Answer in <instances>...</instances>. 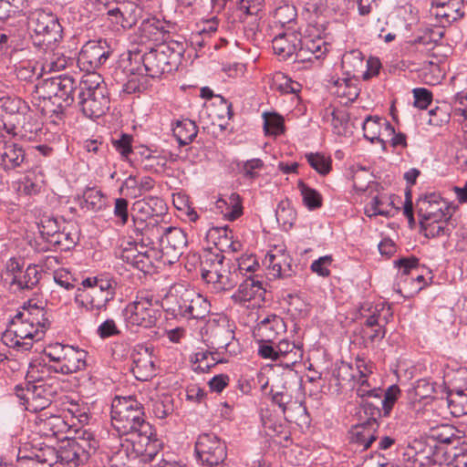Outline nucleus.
<instances>
[{
  "mask_svg": "<svg viewBox=\"0 0 467 467\" xmlns=\"http://www.w3.org/2000/svg\"><path fill=\"white\" fill-rule=\"evenodd\" d=\"M360 55L359 52L352 51L343 56V67L348 68L353 64V68L352 70L348 69V78H337L333 83V93L337 97L346 99L345 104L355 101L359 95L360 88L358 86L357 73L364 67V61Z\"/></svg>",
  "mask_w": 467,
  "mask_h": 467,
  "instance_id": "nucleus-6",
  "label": "nucleus"
},
{
  "mask_svg": "<svg viewBox=\"0 0 467 467\" xmlns=\"http://www.w3.org/2000/svg\"><path fill=\"white\" fill-rule=\"evenodd\" d=\"M110 414L114 429L120 435H131L132 442L139 444L138 452L148 451V447L157 442L151 425L145 420L143 406L135 398L116 397Z\"/></svg>",
  "mask_w": 467,
  "mask_h": 467,
  "instance_id": "nucleus-2",
  "label": "nucleus"
},
{
  "mask_svg": "<svg viewBox=\"0 0 467 467\" xmlns=\"http://www.w3.org/2000/svg\"><path fill=\"white\" fill-rule=\"evenodd\" d=\"M392 202L385 196H375L371 202L366 205L365 213L369 216H389L392 211Z\"/></svg>",
  "mask_w": 467,
  "mask_h": 467,
  "instance_id": "nucleus-54",
  "label": "nucleus"
},
{
  "mask_svg": "<svg viewBox=\"0 0 467 467\" xmlns=\"http://www.w3.org/2000/svg\"><path fill=\"white\" fill-rule=\"evenodd\" d=\"M58 461V452L53 446L25 443L19 447L16 467H52Z\"/></svg>",
  "mask_w": 467,
  "mask_h": 467,
  "instance_id": "nucleus-8",
  "label": "nucleus"
},
{
  "mask_svg": "<svg viewBox=\"0 0 467 467\" xmlns=\"http://www.w3.org/2000/svg\"><path fill=\"white\" fill-rule=\"evenodd\" d=\"M130 76L127 82L123 84V91L127 94L141 92L146 88L145 73L140 67L130 68Z\"/></svg>",
  "mask_w": 467,
  "mask_h": 467,
  "instance_id": "nucleus-55",
  "label": "nucleus"
},
{
  "mask_svg": "<svg viewBox=\"0 0 467 467\" xmlns=\"http://www.w3.org/2000/svg\"><path fill=\"white\" fill-rule=\"evenodd\" d=\"M400 395V389L398 385H391L384 390L382 400H380V406L385 417L389 416L394 404Z\"/></svg>",
  "mask_w": 467,
  "mask_h": 467,
  "instance_id": "nucleus-62",
  "label": "nucleus"
},
{
  "mask_svg": "<svg viewBox=\"0 0 467 467\" xmlns=\"http://www.w3.org/2000/svg\"><path fill=\"white\" fill-rule=\"evenodd\" d=\"M155 186V181L150 176L138 178L130 175L122 183L120 190L131 198H137L150 192Z\"/></svg>",
  "mask_w": 467,
  "mask_h": 467,
  "instance_id": "nucleus-34",
  "label": "nucleus"
},
{
  "mask_svg": "<svg viewBox=\"0 0 467 467\" xmlns=\"http://www.w3.org/2000/svg\"><path fill=\"white\" fill-rule=\"evenodd\" d=\"M192 369L197 373L208 372L213 367L223 362L218 351L202 350L191 358Z\"/></svg>",
  "mask_w": 467,
  "mask_h": 467,
  "instance_id": "nucleus-37",
  "label": "nucleus"
},
{
  "mask_svg": "<svg viewBox=\"0 0 467 467\" xmlns=\"http://www.w3.org/2000/svg\"><path fill=\"white\" fill-rule=\"evenodd\" d=\"M442 36L443 31L441 28H428L410 42V48L416 52L429 54Z\"/></svg>",
  "mask_w": 467,
  "mask_h": 467,
  "instance_id": "nucleus-32",
  "label": "nucleus"
},
{
  "mask_svg": "<svg viewBox=\"0 0 467 467\" xmlns=\"http://www.w3.org/2000/svg\"><path fill=\"white\" fill-rule=\"evenodd\" d=\"M141 7L132 1H125L118 4L115 14L120 15V26L123 28H131L141 16Z\"/></svg>",
  "mask_w": 467,
  "mask_h": 467,
  "instance_id": "nucleus-36",
  "label": "nucleus"
},
{
  "mask_svg": "<svg viewBox=\"0 0 467 467\" xmlns=\"http://www.w3.org/2000/svg\"><path fill=\"white\" fill-rule=\"evenodd\" d=\"M324 118L331 122L334 133L347 135L349 132V116L344 109H326Z\"/></svg>",
  "mask_w": 467,
  "mask_h": 467,
  "instance_id": "nucleus-40",
  "label": "nucleus"
},
{
  "mask_svg": "<svg viewBox=\"0 0 467 467\" xmlns=\"http://www.w3.org/2000/svg\"><path fill=\"white\" fill-rule=\"evenodd\" d=\"M15 394L19 399L20 403L25 406L26 410L35 411V386L34 381H29L26 387L16 385L15 387Z\"/></svg>",
  "mask_w": 467,
  "mask_h": 467,
  "instance_id": "nucleus-56",
  "label": "nucleus"
},
{
  "mask_svg": "<svg viewBox=\"0 0 467 467\" xmlns=\"http://www.w3.org/2000/svg\"><path fill=\"white\" fill-rule=\"evenodd\" d=\"M33 98L37 100L36 105L40 109L41 112L49 117H58L64 113L67 107L70 106L66 102L56 100L52 98L37 97L35 93Z\"/></svg>",
  "mask_w": 467,
  "mask_h": 467,
  "instance_id": "nucleus-46",
  "label": "nucleus"
},
{
  "mask_svg": "<svg viewBox=\"0 0 467 467\" xmlns=\"http://www.w3.org/2000/svg\"><path fill=\"white\" fill-rule=\"evenodd\" d=\"M275 215L278 223L284 227L288 225L291 227L296 220V213L288 201H282L276 208Z\"/></svg>",
  "mask_w": 467,
  "mask_h": 467,
  "instance_id": "nucleus-64",
  "label": "nucleus"
},
{
  "mask_svg": "<svg viewBox=\"0 0 467 467\" xmlns=\"http://www.w3.org/2000/svg\"><path fill=\"white\" fill-rule=\"evenodd\" d=\"M197 459L205 467L219 466L227 457V447L214 433H202L195 442Z\"/></svg>",
  "mask_w": 467,
  "mask_h": 467,
  "instance_id": "nucleus-7",
  "label": "nucleus"
},
{
  "mask_svg": "<svg viewBox=\"0 0 467 467\" xmlns=\"http://www.w3.org/2000/svg\"><path fill=\"white\" fill-rule=\"evenodd\" d=\"M382 128L385 132H394L393 126L387 119L377 116H368L362 123L364 137L370 142L379 141L384 143V140L380 138Z\"/></svg>",
  "mask_w": 467,
  "mask_h": 467,
  "instance_id": "nucleus-30",
  "label": "nucleus"
},
{
  "mask_svg": "<svg viewBox=\"0 0 467 467\" xmlns=\"http://www.w3.org/2000/svg\"><path fill=\"white\" fill-rule=\"evenodd\" d=\"M39 272L36 265H29L25 272L11 278V285H16L19 290L33 289L39 282Z\"/></svg>",
  "mask_w": 467,
  "mask_h": 467,
  "instance_id": "nucleus-42",
  "label": "nucleus"
},
{
  "mask_svg": "<svg viewBox=\"0 0 467 467\" xmlns=\"http://www.w3.org/2000/svg\"><path fill=\"white\" fill-rule=\"evenodd\" d=\"M264 128L266 134L280 135L284 132V119L275 113H265Z\"/></svg>",
  "mask_w": 467,
  "mask_h": 467,
  "instance_id": "nucleus-61",
  "label": "nucleus"
},
{
  "mask_svg": "<svg viewBox=\"0 0 467 467\" xmlns=\"http://www.w3.org/2000/svg\"><path fill=\"white\" fill-rule=\"evenodd\" d=\"M449 220L441 219L435 222L423 220L420 221V224L421 231L427 238H434L450 234Z\"/></svg>",
  "mask_w": 467,
  "mask_h": 467,
  "instance_id": "nucleus-48",
  "label": "nucleus"
},
{
  "mask_svg": "<svg viewBox=\"0 0 467 467\" xmlns=\"http://www.w3.org/2000/svg\"><path fill=\"white\" fill-rule=\"evenodd\" d=\"M57 83L61 88L60 95L65 100L66 104L71 105L74 102V92L78 91V83L72 76L69 75H59L55 77Z\"/></svg>",
  "mask_w": 467,
  "mask_h": 467,
  "instance_id": "nucleus-50",
  "label": "nucleus"
},
{
  "mask_svg": "<svg viewBox=\"0 0 467 467\" xmlns=\"http://www.w3.org/2000/svg\"><path fill=\"white\" fill-rule=\"evenodd\" d=\"M151 411L158 419H165L173 412L174 405L173 400L170 395L157 396L151 398L150 400Z\"/></svg>",
  "mask_w": 467,
  "mask_h": 467,
  "instance_id": "nucleus-49",
  "label": "nucleus"
},
{
  "mask_svg": "<svg viewBox=\"0 0 467 467\" xmlns=\"http://www.w3.org/2000/svg\"><path fill=\"white\" fill-rule=\"evenodd\" d=\"M0 156V165L5 171H13L22 167L26 160L24 149L15 142L6 140L4 141Z\"/></svg>",
  "mask_w": 467,
  "mask_h": 467,
  "instance_id": "nucleus-29",
  "label": "nucleus"
},
{
  "mask_svg": "<svg viewBox=\"0 0 467 467\" xmlns=\"http://www.w3.org/2000/svg\"><path fill=\"white\" fill-rule=\"evenodd\" d=\"M269 266L272 268L273 275L277 277H290L295 273L292 265V259L282 254L281 255L268 254Z\"/></svg>",
  "mask_w": 467,
  "mask_h": 467,
  "instance_id": "nucleus-41",
  "label": "nucleus"
},
{
  "mask_svg": "<svg viewBox=\"0 0 467 467\" xmlns=\"http://www.w3.org/2000/svg\"><path fill=\"white\" fill-rule=\"evenodd\" d=\"M447 406L451 414L454 417L467 414V394L461 389L449 391Z\"/></svg>",
  "mask_w": 467,
  "mask_h": 467,
  "instance_id": "nucleus-47",
  "label": "nucleus"
},
{
  "mask_svg": "<svg viewBox=\"0 0 467 467\" xmlns=\"http://www.w3.org/2000/svg\"><path fill=\"white\" fill-rule=\"evenodd\" d=\"M78 104L89 119L99 118L109 109L108 88L99 73L85 74L78 83Z\"/></svg>",
  "mask_w": 467,
  "mask_h": 467,
  "instance_id": "nucleus-3",
  "label": "nucleus"
},
{
  "mask_svg": "<svg viewBox=\"0 0 467 467\" xmlns=\"http://www.w3.org/2000/svg\"><path fill=\"white\" fill-rule=\"evenodd\" d=\"M303 348L300 343L290 342L283 339L276 347L270 344L259 345L258 354L263 358L278 361L280 366L291 368L303 358Z\"/></svg>",
  "mask_w": 467,
  "mask_h": 467,
  "instance_id": "nucleus-10",
  "label": "nucleus"
},
{
  "mask_svg": "<svg viewBox=\"0 0 467 467\" xmlns=\"http://www.w3.org/2000/svg\"><path fill=\"white\" fill-rule=\"evenodd\" d=\"M201 275L203 280H207L209 276L213 275L216 272H220L221 267L226 263L224 255L213 249H205L199 257Z\"/></svg>",
  "mask_w": 467,
  "mask_h": 467,
  "instance_id": "nucleus-33",
  "label": "nucleus"
},
{
  "mask_svg": "<svg viewBox=\"0 0 467 467\" xmlns=\"http://www.w3.org/2000/svg\"><path fill=\"white\" fill-rule=\"evenodd\" d=\"M110 55L109 47L106 41L91 40L87 42L81 48L78 57V65L87 74L97 73L96 69L100 67Z\"/></svg>",
  "mask_w": 467,
  "mask_h": 467,
  "instance_id": "nucleus-12",
  "label": "nucleus"
},
{
  "mask_svg": "<svg viewBox=\"0 0 467 467\" xmlns=\"http://www.w3.org/2000/svg\"><path fill=\"white\" fill-rule=\"evenodd\" d=\"M47 55L44 57V62L40 66V69L45 72H57L65 69L67 67L68 62L72 63V60L60 53H55L54 48L52 50H44Z\"/></svg>",
  "mask_w": 467,
  "mask_h": 467,
  "instance_id": "nucleus-45",
  "label": "nucleus"
},
{
  "mask_svg": "<svg viewBox=\"0 0 467 467\" xmlns=\"http://www.w3.org/2000/svg\"><path fill=\"white\" fill-rule=\"evenodd\" d=\"M205 336L207 337L205 340L211 345V348L218 350L227 348L234 337V333L225 320L221 323L213 319L207 323Z\"/></svg>",
  "mask_w": 467,
  "mask_h": 467,
  "instance_id": "nucleus-23",
  "label": "nucleus"
},
{
  "mask_svg": "<svg viewBox=\"0 0 467 467\" xmlns=\"http://www.w3.org/2000/svg\"><path fill=\"white\" fill-rule=\"evenodd\" d=\"M193 289L186 288L183 285L173 287L166 297L169 304V310L175 317H182L187 319L189 304Z\"/></svg>",
  "mask_w": 467,
  "mask_h": 467,
  "instance_id": "nucleus-25",
  "label": "nucleus"
},
{
  "mask_svg": "<svg viewBox=\"0 0 467 467\" xmlns=\"http://www.w3.org/2000/svg\"><path fill=\"white\" fill-rule=\"evenodd\" d=\"M80 207L91 212L101 211L105 207V197L97 188H87L83 192Z\"/></svg>",
  "mask_w": 467,
  "mask_h": 467,
  "instance_id": "nucleus-44",
  "label": "nucleus"
},
{
  "mask_svg": "<svg viewBox=\"0 0 467 467\" xmlns=\"http://www.w3.org/2000/svg\"><path fill=\"white\" fill-rule=\"evenodd\" d=\"M35 386V411L42 412L47 408L57 395V388L53 383L43 379L34 380Z\"/></svg>",
  "mask_w": 467,
  "mask_h": 467,
  "instance_id": "nucleus-31",
  "label": "nucleus"
},
{
  "mask_svg": "<svg viewBox=\"0 0 467 467\" xmlns=\"http://www.w3.org/2000/svg\"><path fill=\"white\" fill-rule=\"evenodd\" d=\"M27 119V122H24L19 131V136L26 140H35L39 134L42 133L40 123L34 119L31 114L25 116V119Z\"/></svg>",
  "mask_w": 467,
  "mask_h": 467,
  "instance_id": "nucleus-63",
  "label": "nucleus"
},
{
  "mask_svg": "<svg viewBox=\"0 0 467 467\" xmlns=\"http://www.w3.org/2000/svg\"><path fill=\"white\" fill-rule=\"evenodd\" d=\"M30 38L35 47L52 50L62 39L63 29L57 16L44 9H36L28 16Z\"/></svg>",
  "mask_w": 467,
  "mask_h": 467,
  "instance_id": "nucleus-4",
  "label": "nucleus"
},
{
  "mask_svg": "<svg viewBox=\"0 0 467 467\" xmlns=\"http://www.w3.org/2000/svg\"><path fill=\"white\" fill-rule=\"evenodd\" d=\"M236 167L245 180L254 181L260 176V171L265 168V163L261 159L254 158L238 161Z\"/></svg>",
  "mask_w": 467,
  "mask_h": 467,
  "instance_id": "nucleus-52",
  "label": "nucleus"
},
{
  "mask_svg": "<svg viewBox=\"0 0 467 467\" xmlns=\"http://www.w3.org/2000/svg\"><path fill=\"white\" fill-rule=\"evenodd\" d=\"M161 315L157 304L154 305L151 298L144 296H137L124 309L125 319L130 325L146 328L154 327Z\"/></svg>",
  "mask_w": 467,
  "mask_h": 467,
  "instance_id": "nucleus-9",
  "label": "nucleus"
},
{
  "mask_svg": "<svg viewBox=\"0 0 467 467\" xmlns=\"http://www.w3.org/2000/svg\"><path fill=\"white\" fill-rule=\"evenodd\" d=\"M451 210L452 208L435 192L420 197L417 202L420 221L435 222L436 220L451 219Z\"/></svg>",
  "mask_w": 467,
  "mask_h": 467,
  "instance_id": "nucleus-14",
  "label": "nucleus"
},
{
  "mask_svg": "<svg viewBox=\"0 0 467 467\" xmlns=\"http://www.w3.org/2000/svg\"><path fill=\"white\" fill-rule=\"evenodd\" d=\"M11 323L15 328V337L23 341H31L32 344L40 340L49 327L45 309L31 301L22 306Z\"/></svg>",
  "mask_w": 467,
  "mask_h": 467,
  "instance_id": "nucleus-5",
  "label": "nucleus"
},
{
  "mask_svg": "<svg viewBox=\"0 0 467 467\" xmlns=\"http://www.w3.org/2000/svg\"><path fill=\"white\" fill-rule=\"evenodd\" d=\"M140 61L142 63L143 67L140 68L145 76L151 78H161L163 74L171 72L174 66L159 45L145 52L140 57Z\"/></svg>",
  "mask_w": 467,
  "mask_h": 467,
  "instance_id": "nucleus-16",
  "label": "nucleus"
},
{
  "mask_svg": "<svg viewBox=\"0 0 467 467\" xmlns=\"http://www.w3.org/2000/svg\"><path fill=\"white\" fill-rule=\"evenodd\" d=\"M88 352L78 348L66 349V354L59 364L51 365L48 369L63 375H70L85 370Z\"/></svg>",
  "mask_w": 467,
  "mask_h": 467,
  "instance_id": "nucleus-20",
  "label": "nucleus"
},
{
  "mask_svg": "<svg viewBox=\"0 0 467 467\" xmlns=\"http://www.w3.org/2000/svg\"><path fill=\"white\" fill-rule=\"evenodd\" d=\"M327 51L326 42L321 37H301L299 34L296 61L305 62L318 59Z\"/></svg>",
  "mask_w": 467,
  "mask_h": 467,
  "instance_id": "nucleus-26",
  "label": "nucleus"
},
{
  "mask_svg": "<svg viewBox=\"0 0 467 467\" xmlns=\"http://www.w3.org/2000/svg\"><path fill=\"white\" fill-rule=\"evenodd\" d=\"M166 227L158 220L135 221L134 241L120 247L118 256L126 264L144 274L154 271V264L161 259L159 251Z\"/></svg>",
  "mask_w": 467,
  "mask_h": 467,
  "instance_id": "nucleus-1",
  "label": "nucleus"
},
{
  "mask_svg": "<svg viewBox=\"0 0 467 467\" xmlns=\"http://www.w3.org/2000/svg\"><path fill=\"white\" fill-rule=\"evenodd\" d=\"M306 159L309 165L321 175H327L331 171V160L321 153H307Z\"/></svg>",
  "mask_w": 467,
  "mask_h": 467,
  "instance_id": "nucleus-58",
  "label": "nucleus"
},
{
  "mask_svg": "<svg viewBox=\"0 0 467 467\" xmlns=\"http://www.w3.org/2000/svg\"><path fill=\"white\" fill-rule=\"evenodd\" d=\"M296 9L293 5L285 4L278 6L274 13L275 23L281 26H288V28H292L291 25L295 24L296 18Z\"/></svg>",
  "mask_w": 467,
  "mask_h": 467,
  "instance_id": "nucleus-57",
  "label": "nucleus"
},
{
  "mask_svg": "<svg viewBox=\"0 0 467 467\" xmlns=\"http://www.w3.org/2000/svg\"><path fill=\"white\" fill-rule=\"evenodd\" d=\"M205 281L212 284L216 292L230 290L239 282L238 269L235 265L227 261L221 267L220 272H216Z\"/></svg>",
  "mask_w": 467,
  "mask_h": 467,
  "instance_id": "nucleus-24",
  "label": "nucleus"
},
{
  "mask_svg": "<svg viewBox=\"0 0 467 467\" xmlns=\"http://www.w3.org/2000/svg\"><path fill=\"white\" fill-rule=\"evenodd\" d=\"M211 311L210 302L195 290L192 291L187 319L204 318Z\"/></svg>",
  "mask_w": 467,
  "mask_h": 467,
  "instance_id": "nucleus-43",
  "label": "nucleus"
},
{
  "mask_svg": "<svg viewBox=\"0 0 467 467\" xmlns=\"http://www.w3.org/2000/svg\"><path fill=\"white\" fill-rule=\"evenodd\" d=\"M36 426L38 433L45 437H53L57 440H67L71 426L64 418L58 415L49 414L42 411L36 415Z\"/></svg>",
  "mask_w": 467,
  "mask_h": 467,
  "instance_id": "nucleus-17",
  "label": "nucleus"
},
{
  "mask_svg": "<svg viewBox=\"0 0 467 467\" xmlns=\"http://www.w3.org/2000/svg\"><path fill=\"white\" fill-rule=\"evenodd\" d=\"M265 289L263 287L262 281L256 277H247L239 285L237 291L232 296V298L238 303L249 302L252 300L260 301L264 298Z\"/></svg>",
  "mask_w": 467,
  "mask_h": 467,
  "instance_id": "nucleus-27",
  "label": "nucleus"
},
{
  "mask_svg": "<svg viewBox=\"0 0 467 467\" xmlns=\"http://www.w3.org/2000/svg\"><path fill=\"white\" fill-rule=\"evenodd\" d=\"M297 188L302 195L304 205L310 211L318 209L322 206V196L315 189L309 187L303 181H299Z\"/></svg>",
  "mask_w": 467,
  "mask_h": 467,
  "instance_id": "nucleus-53",
  "label": "nucleus"
},
{
  "mask_svg": "<svg viewBox=\"0 0 467 467\" xmlns=\"http://www.w3.org/2000/svg\"><path fill=\"white\" fill-rule=\"evenodd\" d=\"M38 228L42 238L49 244L59 231L60 225L56 218L43 216L38 224Z\"/></svg>",
  "mask_w": 467,
  "mask_h": 467,
  "instance_id": "nucleus-59",
  "label": "nucleus"
},
{
  "mask_svg": "<svg viewBox=\"0 0 467 467\" xmlns=\"http://www.w3.org/2000/svg\"><path fill=\"white\" fill-rule=\"evenodd\" d=\"M271 392L272 401L282 410L285 419L287 421L306 424L307 410L302 401L294 400L292 394L285 387L277 391L272 389Z\"/></svg>",
  "mask_w": 467,
  "mask_h": 467,
  "instance_id": "nucleus-15",
  "label": "nucleus"
},
{
  "mask_svg": "<svg viewBox=\"0 0 467 467\" xmlns=\"http://www.w3.org/2000/svg\"><path fill=\"white\" fill-rule=\"evenodd\" d=\"M173 136L180 146H186L193 141L198 134L196 123L189 119L178 120L172 128Z\"/></svg>",
  "mask_w": 467,
  "mask_h": 467,
  "instance_id": "nucleus-38",
  "label": "nucleus"
},
{
  "mask_svg": "<svg viewBox=\"0 0 467 467\" xmlns=\"http://www.w3.org/2000/svg\"><path fill=\"white\" fill-rule=\"evenodd\" d=\"M167 211L165 202L156 196H149L141 200L136 201L132 204L131 216L133 223L135 221L141 220V222H148L153 219H158L164 215Z\"/></svg>",
  "mask_w": 467,
  "mask_h": 467,
  "instance_id": "nucleus-18",
  "label": "nucleus"
},
{
  "mask_svg": "<svg viewBox=\"0 0 467 467\" xmlns=\"http://www.w3.org/2000/svg\"><path fill=\"white\" fill-rule=\"evenodd\" d=\"M299 33L293 31L285 32L276 36L272 42L273 50L275 55L283 59H287L295 55L296 60V51L298 50Z\"/></svg>",
  "mask_w": 467,
  "mask_h": 467,
  "instance_id": "nucleus-28",
  "label": "nucleus"
},
{
  "mask_svg": "<svg viewBox=\"0 0 467 467\" xmlns=\"http://www.w3.org/2000/svg\"><path fill=\"white\" fill-rule=\"evenodd\" d=\"M140 29L145 37L153 41H165L170 34L164 23L156 17L144 19Z\"/></svg>",
  "mask_w": 467,
  "mask_h": 467,
  "instance_id": "nucleus-39",
  "label": "nucleus"
},
{
  "mask_svg": "<svg viewBox=\"0 0 467 467\" xmlns=\"http://www.w3.org/2000/svg\"><path fill=\"white\" fill-rule=\"evenodd\" d=\"M379 426L363 423L356 425L351 431V442L361 446L362 450H367L376 441V431Z\"/></svg>",
  "mask_w": 467,
  "mask_h": 467,
  "instance_id": "nucleus-35",
  "label": "nucleus"
},
{
  "mask_svg": "<svg viewBox=\"0 0 467 467\" xmlns=\"http://www.w3.org/2000/svg\"><path fill=\"white\" fill-rule=\"evenodd\" d=\"M285 324L283 318L271 315L260 321L254 329V337L261 344H270L278 336L285 332Z\"/></svg>",
  "mask_w": 467,
  "mask_h": 467,
  "instance_id": "nucleus-21",
  "label": "nucleus"
},
{
  "mask_svg": "<svg viewBox=\"0 0 467 467\" xmlns=\"http://www.w3.org/2000/svg\"><path fill=\"white\" fill-rule=\"evenodd\" d=\"M133 366L131 371L135 378L140 381H147L155 375V364L152 351L143 345L134 348L132 354Z\"/></svg>",
  "mask_w": 467,
  "mask_h": 467,
  "instance_id": "nucleus-19",
  "label": "nucleus"
},
{
  "mask_svg": "<svg viewBox=\"0 0 467 467\" xmlns=\"http://www.w3.org/2000/svg\"><path fill=\"white\" fill-rule=\"evenodd\" d=\"M58 88L61 87L57 85L56 78L51 77L43 79L40 83L36 85L34 93L37 97L52 98L56 100L65 102V100L60 95V89Z\"/></svg>",
  "mask_w": 467,
  "mask_h": 467,
  "instance_id": "nucleus-51",
  "label": "nucleus"
},
{
  "mask_svg": "<svg viewBox=\"0 0 467 467\" xmlns=\"http://www.w3.org/2000/svg\"><path fill=\"white\" fill-rule=\"evenodd\" d=\"M76 244V234L67 230V227L59 229L55 237L49 243L50 245L62 251L69 250Z\"/></svg>",
  "mask_w": 467,
  "mask_h": 467,
  "instance_id": "nucleus-60",
  "label": "nucleus"
},
{
  "mask_svg": "<svg viewBox=\"0 0 467 467\" xmlns=\"http://www.w3.org/2000/svg\"><path fill=\"white\" fill-rule=\"evenodd\" d=\"M463 0H432L430 13L441 24H451L464 16Z\"/></svg>",
  "mask_w": 467,
  "mask_h": 467,
  "instance_id": "nucleus-22",
  "label": "nucleus"
},
{
  "mask_svg": "<svg viewBox=\"0 0 467 467\" xmlns=\"http://www.w3.org/2000/svg\"><path fill=\"white\" fill-rule=\"evenodd\" d=\"M188 239L184 231L178 227H166L159 251L161 259L174 264L187 248Z\"/></svg>",
  "mask_w": 467,
  "mask_h": 467,
  "instance_id": "nucleus-13",
  "label": "nucleus"
},
{
  "mask_svg": "<svg viewBox=\"0 0 467 467\" xmlns=\"http://www.w3.org/2000/svg\"><path fill=\"white\" fill-rule=\"evenodd\" d=\"M115 295L112 282L109 279L100 278V282L90 290H84L82 294L77 296V301L87 310L96 311L98 315L101 310H105L108 303L113 299Z\"/></svg>",
  "mask_w": 467,
  "mask_h": 467,
  "instance_id": "nucleus-11",
  "label": "nucleus"
}]
</instances>
